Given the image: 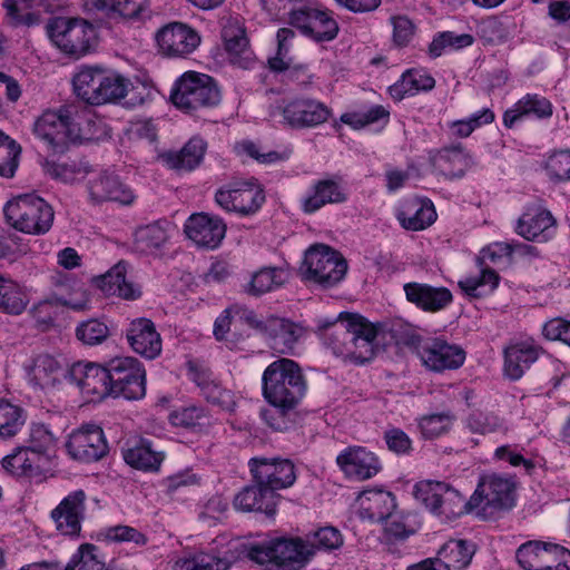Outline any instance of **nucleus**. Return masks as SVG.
I'll use <instances>...</instances> for the list:
<instances>
[{
  "label": "nucleus",
  "mask_w": 570,
  "mask_h": 570,
  "mask_svg": "<svg viewBox=\"0 0 570 570\" xmlns=\"http://www.w3.org/2000/svg\"><path fill=\"white\" fill-rule=\"evenodd\" d=\"M317 333L335 355L363 364L376 351L377 327L360 314L341 313L333 321L321 320Z\"/></svg>",
  "instance_id": "nucleus-1"
},
{
  "label": "nucleus",
  "mask_w": 570,
  "mask_h": 570,
  "mask_svg": "<svg viewBox=\"0 0 570 570\" xmlns=\"http://www.w3.org/2000/svg\"><path fill=\"white\" fill-rule=\"evenodd\" d=\"M306 390L307 383L302 367L292 358H277L263 372V396L272 406L295 410L304 399Z\"/></svg>",
  "instance_id": "nucleus-2"
},
{
  "label": "nucleus",
  "mask_w": 570,
  "mask_h": 570,
  "mask_svg": "<svg viewBox=\"0 0 570 570\" xmlns=\"http://www.w3.org/2000/svg\"><path fill=\"white\" fill-rule=\"evenodd\" d=\"M46 30L55 46L75 59L88 55L97 45L95 27L81 18H51L47 22Z\"/></svg>",
  "instance_id": "nucleus-3"
},
{
  "label": "nucleus",
  "mask_w": 570,
  "mask_h": 570,
  "mask_svg": "<svg viewBox=\"0 0 570 570\" xmlns=\"http://www.w3.org/2000/svg\"><path fill=\"white\" fill-rule=\"evenodd\" d=\"M3 214L6 222L18 232L31 235H43L52 226L55 213L52 207L41 197L33 194L19 195L9 200Z\"/></svg>",
  "instance_id": "nucleus-4"
},
{
  "label": "nucleus",
  "mask_w": 570,
  "mask_h": 570,
  "mask_svg": "<svg viewBox=\"0 0 570 570\" xmlns=\"http://www.w3.org/2000/svg\"><path fill=\"white\" fill-rule=\"evenodd\" d=\"M247 557L267 570L281 567H303L313 558V549L305 538H276L266 543L254 544L248 549Z\"/></svg>",
  "instance_id": "nucleus-5"
},
{
  "label": "nucleus",
  "mask_w": 570,
  "mask_h": 570,
  "mask_svg": "<svg viewBox=\"0 0 570 570\" xmlns=\"http://www.w3.org/2000/svg\"><path fill=\"white\" fill-rule=\"evenodd\" d=\"M170 98L178 109L193 114L217 106L222 96L216 81L210 76L187 71L176 81Z\"/></svg>",
  "instance_id": "nucleus-6"
},
{
  "label": "nucleus",
  "mask_w": 570,
  "mask_h": 570,
  "mask_svg": "<svg viewBox=\"0 0 570 570\" xmlns=\"http://www.w3.org/2000/svg\"><path fill=\"white\" fill-rule=\"evenodd\" d=\"M33 132L55 153H63L70 142L81 139L78 124L72 118L71 107L43 112L35 122Z\"/></svg>",
  "instance_id": "nucleus-7"
},
{
  "label": "nucleus",
  "mask_w": 570,
  "mask_h": 570,
  "mask_svg": "<svg viewBox=\"0 0 570 570\" xmlns=\"http://www.w3.org/2000/svg\"><path fill=\"white\" fill-rule=\"evenodd\" d=\"M346 271L347 263L343 256L323 244L314 245L305 253L301 267L305 279L324 286H333L342 281Z\"/></svg>",
  "instance_id": "nucleus-8"
},
{
  "label": "nucleus",
  "mask_w": 570,
  "mask_h": 570,
  "mask_svg": "<svg viewBox=\"0 0 570 570\" xmlns=\"http://www.w3.org/2000/svg\"><path fill=\"white\" fill-rule=\"evenodd\" d=\"M277 115L282 116V122L292 129H309L327 122L333 112L320 100L296 97L277 104L272 110V116Z\"/></svg>",
  "instance_id": "nucleus-9"
},
{
  "label": "nucleus",
  "mask_w": 570,
  "mask_h": 570,
  "mask_svg": "<svg viewBox=\"0 0 570 570\" xmlns=\"http://www.w3.org/2000/svg\"><path fill=\"white\" fill-rule=\"evenodd\" d=\"M403 343L414 348L422 364L433 372L456 370L463 365L465 360V352L460 346L440 338L422 342L419 335L412 334Z\"/></svg>",
  "instance_id": "nucleus-10"
},
{
  "label": "nucleus",
  "mask_w": 570,
  "mask_h": 570,
  "mask_svg": "<svg viewBox=\"0 0 570 570\" xmlns=\"http://www.w3.org/2000/svg\"><path fill=\"white\" fill-rule=\"evenodd\" d=\"M214 199L227 213L249 216L257 213L265 203V193L254 180H234L219 187Z\"/></svg>",
  "instance_id": "nucleus-11"
},
{
  "label": "nucleus",
  "mask_w": 570,
  "mask_h": 570,
  "mask_svg": "<svg viewBox=\"0 0 570 570\" xmlns=\"http://www.w3.org/2000/svg\"><path fill=\"white\" fill-rule=\"evenodd\" d=\"M111 396L139 400L146 394V373L141 363L130 356L116 357L108 362Z\"/></svg>",
  "instance_id": "nucleus-12"
},
{
  "label": "nucleus",
  "mask_w": 570,
  "mask_h": 570,
  "mask_svg": "<svg viewBox=\"0 0 570 570\" xmlns=\"http://www.w3.org/2000/svg\"><path fill=\"white\" fill-rule=\"evenodd\" d=\"M248 466L254 482L274 492L292 487L296 480L294 463L287 459L256 456Z\"/></svg>",
  "instance_id": "nucleus-13"
},
{
  "label": "nucleus",
  "mask_w": 570,
  "mask_h": 570,
  "mask_svg": "<svg viewBox=\"0 0 570 570\" xmlns=\"http://www.w3.org/2000/svg\"><path fill=\"white\" fill-rule=\"evenodd\" d=\"M514 482L510 478L498 474L483 476L472 494V502L478 508L487 510L510 509L514 504Z\"/></svg>",
  "instance_id": "nucleus-14"
},
{
  "label": "nucleus",
  "mask_w": 570,
  "mask_h": 570,
  "mask_svg": "<svg viewBox=\"0 0 570 570\" xmlns=\"http://www.w3.org/2000/svg\"><path fill=\"white\" fill-rule=\"evenodd\" d=\"M305 334V327L291 318L272 314L264 320L262 335L268 346L281 355H294L297 343Z\"/></svg>",
  "instance_id": "nucleus-15"
},
{
  "label": "nucleus",
  "mask_w": 570,
  "mask_h": 570,
  "mask_svg": "<svg viewBox=\"0 0 570 570\" xmlns=\"http://www.w3.org/2000/svg\"><path fill=\"white\" fill-rule=\"evenodd\" d=\"M70 381L90 401H101L111 396L109 365L75 363L70 368Z\"/></svg>",
  "instance_id": "nucleus-16"
},
{
  "label": "nucleus",
  "mask_w": 570,
  "mask_h": 570,
  "mask_svg": "<svg viewBox=\"0 0 570 570\" xmlns=\"http://www.w3.org/2000/svg\"><path fill=\"white\" fill-rule=\"evenodd\" d=\"M67 450L76 460L95 462L107 455L108 443L100 426L83 424L69 435Z\"/></svg>",
  "instance_id": "nucleus-17"
},
{
  "label": "nucleus",
  "mask_w": 570,
  "mask_h": 570,
  "mask_svg": "<svg viewBox=\"0 0 570 570\" xmlns=\"http://www.w3.org/2000/svg\"><path fill=\"white\" fill-rule=\"evenodd\" d=\"M156 41L164 55L184 57L199 46L200 36L186 23L170 22L157 31Z\"/></svg>",
  "instance_id": "nucleus-18"
},
{
  "label": "nucleus",
  "mask_w": 570,
  "mask_h": 570,
  "mask_svg": "<svg viewBox=\"0 0 570 570\" xmlns=\"http://www.w3.org/2000/svg\"><path fill=\"white\" fill-rule=\"evenodd\" d=\"M224 220L207 213H195L186 220L184 230L198 247L215 249L226 235Z\"/></svg>",
  "instance_id": "nucleus-19"
},
{
  "label": "nucleus",
  "mask_w": 570,
  "mask_h": 570,
  "mask_svg": "<svg viewBox=\"0 0 570 570\" xmlns=\"http://www.w3.org/2000/svg\"><path fill=\"white\" fill-rule=\"evenodd\" d=\"M86 492L76 490L65 497L51 511V519L61 534L79 537L86 514Z\"/></svg>",
  "instance_id": "nucleus-20"
},
{
  "label": "nucleus",
  "mask_w": 570,
  "mask_h": 570,
  "mask_svg": "<svg viewBox=\"0 0 570 570\" xmlns=\"http://www.w3.org/2000/svg\"><path fill=\"white\" fill-rule=\"evenodd\" d=\"M126 338L131 350L145 358L154 360L161 353V336L149 318L132 320L126 330Z\"/></svg>",
  "instance_id": "nucleus-21"
},
{
  "label": "nucleus",
  "mask_w": 570,
  "mask_h": 570,
  "mask_svg": "<svg viewBox=\"0 0 570 570\" xmlns=\"http://www.w3.org/2000/svg\"><path fill=\"white\" fill-rule=\"evenodd\" d=\"M336 463L346 476L357 481L375 476L382 468L379 458L363 446H348L337 455Z\"/></svg>",
  "instance_id": "nucleus-22"
},
{
  "label": "nucleus",
  "mask_w": 570,
  "mask_h": 570,
  "mask_svg": "<svg viewBox=\"0 0 570 570\" xmlns=\"http://www.w3.org/2000/svg\"><path fill=\"white\" fill-rule=\"evenodd\" d=\"M87 189L89 199L94 204L115 202L121 205H131L136 198L134 191L122 184L118 176L107 171L89 179Z\"/></svg>",
  "instance_id": "nucleus-23"
},
{
  "label": "nucleus",
  "mask_w": 570,
  "mask_h": 570,
  "mask_svg": "<svg viewBox=\"0 0 570 570\" xmlns=\"http://www.w3.org/2000/svg\"><path fill=\"white\" fill-rule=\"evenodd\" d=\"M281 495L264 484L255 482L242 489L234 498L233 504L242 512H258L274 517Z\"/></svg>",
  "instance_id": "nucleus-24"
},
{
  "label": "nucleus",
  "mask_w": 570,
  "mask_h": 570,
  "mask_svg": "<svg viewBox=\"0 0 570 570\" xmlns=\"http://www.w3.org/2000/svg\"><path fill=\"white\" fill-rule=\"evenodd\" d=\"M347 200L346 189L337 176L316 180L311 194L302 199V210L314 214L326 205L343 204Z\"/></svg>",
  "instance_id": "nucleus-25"
},
{
  "label": "nucleus",
  "mask_w": 570,
  "mask_h": 570,
  "mask_svg": "<svg viewBox=\"0 0 570 570\" xmlns=\"http://www.w3.org/2000/svg\"><path fill=\"white\" fill-rule=\"evenodd\" d=\"M406 299L417 308L435 313L452 303L453 296L446 287H434L429 284L411 282L403 286Z\"/></svg>",
  "instance_id": "nucleus-26"
},
{
  "label": "nucleus",
  "mask_w": 570,
  "mask_h": 570,
  "mask_svg": "<svg viewBox=\"0 0 570 570\" xmlns=\"http://www.w3.org/2000/svg\"><path fill=\"white\" fill-rule=\"evenodd\" d=\"M128 264L118 262L104 275L96 278V285L106 294L135 301L141 296V287L127 278Z\"/></svg>",
  "instance_id": "nucleus-27"
},
{
  "label": "nucleus",
  "mask_w": 570,
  "mask_h": 570,
  "mask_svg": "<svg viewBox=\"0 0 570 570\" xmlns=\"http://www.w3.org/2000/svg\"><path fill=\"white\" fill-rule=\"evenodd\" d=\"M430 160L433 168L449 179L461 178L473 165L472 157L461 144L438 150Z\"/></svg>",
  "instance_id": "nucleus-28"
},
{
  "label": "nucleus",
  "mask_w": 570,
  "mask_h": 570,
  "mask_svg": "<svg viewBox=\"0 0 570 570\" xmlns=\"http://www.w3.org/2000/svg\"><path fill=\"white\" fill-rule=\"evenodd\" d=\"M189 372L190 379L200 389L202 394L209 403L226 411L234 410L236 405L234 393L223 387L220 383L214 379L210 371L190 365Z\"/></svg>",
  "instance_id": "nucleus-29"
},
{
  "label": "nucleus",
  "mask_w": 570,
  "mask_h": 570,
  "mask_svg": "<svg viewBox=\"0 0 570 570\" xmlns=\"http://www.w3.org/2000/svg\"><path fill=\"white\" fill-rule=\"evenodd\" d=\"M556 220L547 209H528L518 220L517 233L528 240L544 242L554 229Z\"/></svg>",
  "instance_id": "nucleus-30"
},
{
  "label": "nucleus",
  "mask_w": 570,
  "mask_h": 570,
  "mask_svg": "<svg viewBox=\"0 0 570 570\" xmlns=\"http://www.w3.org/2000/svg\"><path fill=\"white\" fill-rule=\"evenodd\" d=\"M542 348L533 341L515 343L504 350V372L512 379H520L523 373L533 364Z\"/></svg>",
  "instance_id": "nucleus-31"
},
{
  "label": "nucleus",
  "mask_w": 570,
  "mask_h": 570,
  "mask_svg": "<svg viewBox=\"0 0 570 570\" xmlns=\"http://www.w3.org/2000/svg\"><path fill=\"white\" fill-rule=\"evenodd\" d=\"M553 114V106L549 99L538 94H527L519 99L511 109L503 115V124L512 128L514 124L527 116L548 119Z\"/></svg>",
  "instance_id": "nucleus-32"
},
{
  "label": "nucleus",
  "mask_w": 570,
  "mask_h": 570,
  "mask_svg": "<svg viewBox=\"0 0 570 570\" xmlns=\"http://www.w3.org/2000/svg\"><path fill=\"white\" fill-rule=\"evenodd\" d=\"M206 147L204 139L193 137L179 151H166L160 154L159 158L170 169L190 171L202 163Z\"/></svg>",
  "instance_id": "nucleus-33"
},
{
  "label": "nucleus",
  "mask_w": 570,
  "mask_h": 570,
  "mask_svg": "<svg viewBox=\"0 0 570 570\" xmlns=\"http://www.w3.org/2000/svg\"><path fill=\"white\" fill-rule=\"evenodd\" d=\"M173 226L167 220H157L140 226L135 232V248L137 252L157 254L169 240Z\"/></svg>",
  "instance_id": "nucleus-34"
},
{
  "label": "nucleus",
  "mask_w": 570,
  "mask_h": 570,
  "mask_svg": "<svg viewBox=\"0 0 570 570\" xmlns=\"http://www.w3.org/2000/svg\"><path fill=\"white\" fill-rule=\"evenodd\" d=\"M361 514L372 521H384L396 507L395 497L384 490H367L360 494Z\"/></svg>",
  "instance_id": "nucleus-35"
},
{
  "label": "nucleus",
  "mask_w": 570,
  "mask_h": 570,
  "mask_svg": "<svg viewBox=\"0 0 570 570\" xmlns=\"http://www.w3.org/2000/svg\"><path fill=\"white\" fill-rule=\"evenodd\" d=\"M434 86V78L426 71L409 69L403 72L400 80L389 87V92L393 99L402 100L405 96H413L421 90H431Z\"/></svg>",
  "instance_id": "nucleus-36"
},
{
  "label": "nucleus",
  "mask_w": 570,
  "mask_h": 570,
  "mask_svg": "<svg viewBox=\"0 0 570 570\" xmlns=\"http://www.w3.org/2000/svg\"><path fill=\"white\" fill-rule=\"evenodd\" d=\"M104 71L105 69L99 67H81L72 78L76 96L91 106H97Z\"/></svg>",
  "instance_id": "nucleus-37"
},
{
  "label": "nucleus",
  "mask_w": 570,
  "mask_h": 570,
  "mask_svg": "<svg viewBox=\"0 0 570 570\" xmlns=\"http://www.w3.org/2000/svg\"><path fill=\"white\" fill-rule=\"evenodd\" d=\"M222 30V37L225 42L226 50L234 56H244V62L238 60L237 62L244 68H248L252 61L250 52H248V39L246 37L245 29L239 22L238 18H229L226 20Z\"/></svg>",
  "instance_id": "nucleus-38"
},
{
  "label": "nucleus",
  "mask_w": 570,
  "mask_h": 570,
  "mask_svg": "<svg viewBox=\"0 0 570 570\" xmlns=\"http://www.w3.org/2000/svg\"><path fill=\"white\" fill-rule=\"evenodd\" d=\"M87 292L82 288L79 289V297L77 298H57V299H45L36 304L31 313L37 322L42 324L53 323L57 315L58 304L68 306L75 311H82L88 305Z\"/></svg>",
  "instance_id": "nucleus-39"
},
{
  "label": "nucleus",
  "mask_w": 570,
  "mask_h": 570,
  "mask_svg": "<svg viewBox=\"0 0 570 570\" xmlns=\"http://www.w3.org/2000/svg\"><path fill=\"white\" fill-rule=\"evenodd\" d=\"M61 375L60 363L49 354H40L33 358L29 372L31 382L40 389L55 386Z\"/></svg>",
  "instance_id": "nucleus-40"
},
{
  "label": "nucleus",
  "mask_w": 570,
  "mask_h": 570,
  "mask_svg": "<svg viewBox=\"0 0 570 570\" xmlns=\"http://www.w3.org/2000/svg\"><path fill=\"white\" fill-rule=\"evenodd\" d=\"M475 550L473 544L465 540H450L438 551L448 570H464L473 558Z\"/></svg>",
  "instance_id": "nucleus-41"
},
{
  "label": "nucleus",
  "mask_w": 570,
  "mask_h": 570,
  "mask_svg": "<svg viewBox=\"0 0 570 570\" xmlns=\"http://www.w3.org/2000/svg\"><path fill=\"white\" fill-rule=\"evenodd\" d=\"M124 460L135 469L157 471L164 460V454L153 449L150 442L142 440L137 445L124 451Z\"/></svg>",
  "instance_id": "nucleus-42"
},
{
  "label": "nucleus",
  "mask_w": 570,
  "mask_h": 570,
  "mask_svg": "<svg viewBox=\"0 0 570 570\" xmlns=\"http://www.w3.org/2000/svg\"><path fill=\"white\" fill-rule=\"evenodd\" d=\"M43 460L28 446L18 448L12 454L2 460V466L13 475H32L40 469Z\"/></svg>",
  "instance_id": "nucleus-43"
},
{
  "label": "nucleus",
  "mask_w": 570,
  "mask_h": 570,
  "mask_svg": "<svg viewBox=\"0 0 570 570\" xmlns=\"http://www.w3.org/2000/svg\"><path fill=\"white\" fill-rule=\"evenodd\" d=\"M43 169L52 178L72 184L83 179L91 171V166L85 159H73L65 163L47 160L43 164Z\"/></svg>",
  "instance_id": "nucleus-44"
},
{
  "label": "nucleus",
  "mask_w": 570,
  "mask_h": 570,
  "mask_svg": "<svg viewBox=\"0 0 570 570\" xmlns=\"http://www.w3.org/2000/svg\"><path fill=\"white\" fill-rule=\"evenodd\" d=\"M28 296L14 282L0 276V312L9 315H20L28 305Z\"/></svg>",
  "instance_id": "nucleus-45"
},
{
  "label": "nucleus",
  "mask_w": 570,
  "mask_h": 570,
  "mask_svg": "<svg viewBox=\"0 0 570 570\" xmlns=\"http://www.w3.org/2000/svg\"><path fill=\"white\" fill-rule=\"evenodd\" d=\"M102 83L97 98V106L116 102L122 99L129 88L130 80L109 70L104 71Z\"/></svg>",
  "instance_id": "nucleus-46"
},
{
  "label": "nucleus",
  "mask_w": 570,
  "mask_h": 570,
  "mask_svg": "<svg viewBox=\"0 0 570 570\" xmlns=\"http://www.w3.org/2000/svg\"><path fill=\"white\" fill-rule=\"evenodd\" d=\"M285 281L286 273L283 269L264 267L252 276L246 292L250 295L259 296L279 287Z\"/></svg>",
  "instance_id": "nucleus-47"
},
{
  "label": "nucleus",
  "mask_w": 570,
  "mask_h": 570,
  "mask_svg": "<svg viewBox=\"0 0 570 570\" xmlns=\"http://www.w3.org/2000/svg\"><path fill=\"white\" fill-rule=\"evenodd\" d=\"M471 502L472 495L469 500H465V497L459 490L444 482L439 514L454 518L478 509L476 504Z\"/></svg>",
  "instance_id": "nucleus-48"
},
{
  "label": "nucleus",
  "mask_w": 570,
  "mask_h": 570,
  "mask_svg": "<svg viewBox=\"0 0 570 570\" xmlns=\"http://www.w3.org/2000/svg\"><path fill=\"white\" fill-rule=\"evenodd\" d=\"M499 284V275L489 268L482 269L475 277H465L459 282V287L470 297L479 298L492 292Z\"/></svg>",
  "instance_id": "nucleus-49"
},
{
  "label": "nucleus",
  "mask_w": 570,
  "mask_h": 570,
  "mask_svg": "<svg viewBox=\"0 0 570 570\" xmlns=\"http://www.w3.org/2000/svg\"><path fill=\"white\" fill-rule=\"evenodd\" d=\"M230 561L215 554L199 552L176 562L177 570H228Z\"/></svg>",
  "instance_id": "nucleus-50"
},
{
  "label": "nucleus",
  "mask_w": 570,
  "mask_h": 570,
  "mask_svg": "<svg viewBox=\"0 0 570 570\" xmlns=\"http://www.w3.org/2000/svg\"><path fill=\"white\" fill-rule=\"evenodd\" d=\"M305 541L313 549V556L316 551H333L343 546V535L334 527H323L305 535Z\"/></svg>",
  "instance_id": "nucleus-51"
},
{
  "label": "nucleus",
  "mask_w": 570,
  "mask_h": 570,
  "mask_svg": "<svg viewBox=\"0 0 570 570\" xmlns=\"http://www.w3.org/2000/svg\"><path fill=\"white\" fill-rule=\"evenodd\" d=\"M105 561L98 548L91 543H83L72 556L65 570H104Z\"/></svg>",
  "instance_id": "nucleus-52"
},
{
  "label": "nucleus",
  "mask_w": 570,
  "mask_h": 570,
  "mask_svg": "<svg viewBox=\"0 0 570 570\" xmlns=\"http://www.w3.org/2000/svg\"><path fill=\"white\" fill-rule=\"evenodd\" d=\"M444 482L424 480L414 487V497L431 512L439 514Z\"/></svg>",
  "instance_id": "nucleus-53"
},
{
  "label": "nucleus",
  "mask_w": 570,
  "mask_h": 570,
  "mask_svg": "<svg viewBox=\"0 0 570 570\" xmlns=\"http://www.w3.org/2000/svg\"><path fill=\"white\" fill-rule=\"evenodd\" d=\"M20 154V145L0 131V176L7 178L14 176Z\"/></svg>",
  "instance_id": "nucleus-54"
},
{
  "label": "nucleus",
  "mask_w": 570,
  "mask_h": 570,
  "mask_svg": "<svg viewBox=\"0 0 570 570\" xmlns=\"http://www.w3.org/2000/svg\"><path fill=\"white\" fill-rule=\"evenodd\" d=\"M454 415L448 412L423 415L419 420V429L425 439H435L450 431Z\"/></svg>",
  "instance_id": "nucleus-55"
},
{
  "label": "nucleus",
  "mask_w": 570,
  "mask_h": 570,
  "mask_svg": "<svg viewBox=\"0 0 570 570\" xmlns=\"http://www.w3.org/2000/svg\"><path fill=\"white\" fill-rule=\"evenodd\" d=\"M465 425L472 433L489 434L501 430L507 431L504 421L497 414L483 411H473L465 420Z\"/></svg>",
  "instance_id": "nucleus-56"
},
{
  "label": "nucleus",
  "mask_w": 570,
  "mask_h": 570,
  "mask_svg": "<svg viewBox=\"0 0 570 570\" xmlns=\"http://www.w3.org/2000/svg\"><path fill=\"white\" fill-rule=\"evenodd\" d=\"M307 36L317 42L331 41L338 32L337 22L326 11L316 9Z\"/></svg>",
  "instance_id": "nucleus-57"
},
{
  "label": "nucleus",
  "mask_w": 570,
  "mask_h": 570,
  "mask_svg": "<svg viewBox=\"0 0 570 570\" xmlns=\"http://www.w3.org/2000/svg\"><path fill=\"white\" fill-rule=\"evenodd\" d=\"M23 423V410L8 401L0 400V435L13 436Z\"/></svg>",
  "instance_id": "nucleus-58"
},
{
  "label": "nucleus",
  "mask_w": 570,
  "mask_h": 570,
  "mask_svg": "<svg viewBox=\"0 0 570 570\" xmlns=\"http://www.w3.org/2000/svg\"><path fill=\"white\" fill-rule=\"evenodd\" d=\"M539 570H570V550L559 544L546 543Z\"/></svg>",
  "instance_id": "nucleus-59"
},
{
  "label": "nucleus",
  "mask_w": 570,
  "mask_h": 570,
  "mask_svg": "<svg viewBox=\"0 0 570 570\" xmlns=\"http://www.w3.org/2000/svg\"><path fill=\"white\" fill-rule=\"evenodd\" d=\"M544 547L546 543L541 541H528L521 544L515 552L520 567L524 570H539Z\"/></svg>",
  "instance_id": "nucleus-60"
},
{
  "label": "nucleus",
  "mask_w": 570,
  "mask_h": 570,
  "mask_svg": "<svg viewBox=\"0 0 570 570\" xmlns=\"http://www.w3.org/2000/svg\"><path fill=\"white\" fill-rule=\"evenodd\" d=\"M76 336L87 345H97L109 336V328L98 320H88L77 326Z\"/></svg>",
  "instance_id": "nucleus-61"
},
{
  "label": "nucleus",
  "mask_w": 570,
  "mask_h": 570,
  "mask_svg": "<svg viewBox=\"0 0 570 570\" xmlns=\"http://www.w3.org/2000/svg\"><path fill=\"white\" fill-rule=\"evenodd\" d=\"M102 534L105 539L109 542H130L138 547H142L148 542V538L145 533L129 525L119 524L109 527L104 530Z\"/></svg>",
  "instance_id": "nucleus-62"
},
{
  "label": "nucleus",
  "mask_w": 570,
  "mask_h": 570,
  "mask_svg": "<svg viewBox=\"0 0 570 570\" xmlns=\"http://www.w3.org/2000/svg\"><path fill=\"white\" fill-rule=\"evenodd\" d=\"M295 33L289 28H282L277 31V52L275 57L268 59V63L274 71H284L289 67V42L294 38Z\"/></svg>",
  "instance_id": "nucleus-63"
},
{
  "label": "nucleus",
  "mask_w": 570,
  "mask_h": 570,
  "mask_svg": "<svg viewBox=\"0 0 570 570\" xmlns=\"http://www.w3.org/2000/svg\"><path fill=\"white\" fill-rule=\"evenodd\" d=\"M546 169L554 180H570V149L553 153L547 160Z\"/></svg>",
  "instance_id": "nucleus-64"
}]
</instances>
